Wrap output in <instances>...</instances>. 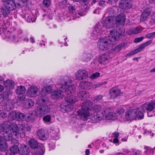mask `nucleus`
Masks as SVG:
<instances>
[{
	"mask_svg": "<svg viewBox=\"0 0 155 155\" xmlns=\"http://www.w3.org/2000/svg\"><path fill=\"white\" fill-rule=\"evenodd\" d=\"M103 83H97L96 84H94L93 85V87L94 88H96L99 87L100 86L103 84Z\"/></svg>",
	"mask_w": 155,
	"mask_h": 155,
	"instance_id": "obj_60",
	"label": "nucleus"
},
{
	"mask_svg": "<svg viewBox=\"0 0 155 155\" xmlns=\"http://www.w3.org/2000/svg\"><path fill=\"white\" fill-rule=\"evenodd\" d=\"M146 37L149 39L153 38L155 37V32L150 33L147 34Z\"/></svg>",
	"mask_w": 155,
	"mask_h": 155,
	"instance_id": "obj_47",
	"label": "nucleus"
},
{
	"mask_svg": "<svg viewBox=\"0 0 155 155\" xmlns=\"http://www.w3.org/2000/svg\"><path fill=\"white\" fill-rule=\"evenodd\" d=\"M109 93L111 98L113 99L120 96L122 94L120 89L116 86L112 88L110 90Z\"/></svg>",
	"mask_w": 155,
	"mask_h": 155,
	"instance_id": "obj_10",
	"label": "nucleus"
},
{
	"mask_svg": "<svg viewBox=\"0 0 155 155\" xmlns=\"http://www.w3.org/2000/svg\"><path fill=\"white\" fill-rule=\"evenodd\" d=\"M134 55V53L133 52V51H131L130 52L128 53L127 54L125 55V57H130V56H131L133 55Z\"/></svg>",
	"mask_w": 155,
	"mask_h": 155,
	"instance_id": "obj_61",
	"label": "nucleus"
},
{
	"mask_svg": "<svg viewBox=\"0 0 155 155\" xmlns=\"http://www.w3.org/2000/svg\"><path fill=\"white\" fill-rule=\"evenodd\" d=\"M152 40H149L146 42H145L141 44L140 45L144 49L145 47L150 45L152 43Z\"/></svg>",
	"mask_w": 155,
	"mask_h": 155,
	"instance_id": "obj_49",
	"label": "nucleus"
},
{
	"mask_svg": "<svg viewBox=\"0 0 155 155\" xmlns=\"http://www.w3.org/2000/svg\"><path fill=\"white\" fill-rule=\"evenodd\" d=\"M92 57V55L91 54L89 53H84L83 55L82 60L84 61L88 62L90 61Z\"/></svg>",
	"mask_w": 155,
	"mask_h": 155,
	"instance_id": "obj_33",
	"label": "nucleus"
},
{
	"mask_svg": "<svg viewBox=\"0 0 155 155\" xmlns=\"http://www.w3.org/2000/svg\"><path fill=\"white\" fill-rule=\"evenodd\" d=\"M5 7L6 8L12 11L15 9L17 5L15 2L12 0H3Z\"/></svg>",
	"mask_w": 155,
	"mask_h": 155,
	"instance_id": "obj_16",
	"label": "nucleus"
},
{
	"mask_svg": "<svg viewBox=\"0 0 155 155\" xmlns=\"http://www.w3.org/2000/svg\"><path fill=\"white\" fill-rule=\"evenodd\" d=\"M109 59V56L106 54H103L99 56L98 61L100 64H104L108 62Z\"/></svg>",
	"mask_w": 155,
	"mask_h": 155,
	"instance_id": "obj_23",
	"label": "nucleus"
},
{
	"mask_svg": "<svg viewBox=\"0 0 155 155\" xmlns=\"http://www.w3.org/2000/svg\"><path fill=\"white\" fill-rule=\"evenodd\" d=\"M68 95L65 97V99L67 103L70 104H73L75 102L77 101V97L74 95Z\"/></svg>",
	"mask_w": 155,
	"mask_h": 155,
	"instance_id": "obj_26",
	"label": "nucleus"
},
{
	"mask_svg": "<svg viewBox=\"0 0 155 155\" xmlns=\"http://www.w3.org/2000/svg\"><path fill=\"white\" fill-rule=\"evenodd\" d=\"M109 53L112 54H114L118 52L116 46H113L111 49L109 51Z\"/></svg>",
	"mask_w": 155,
	"mask_h": 155,
	"instance_id": "obj_45",
	"label": "nucleus"
},
{
	"mask_svg": "<svg viewBox=\"0 0 155 155\" xmlns=\"http://www.w3.org/2000/svg\"><path fill=\"white\" fill-rule=\"evenodd\" d=\"M147 116L148 117H151L153 116H154L155 115V114L152 111H147Z\"/></svg>",
	"mask_w": 155,
	"mask_h": 155,
	"instance_id": "obj_59",
	"label": "nucleus"
},
{
	"mask_svg": "<svg viewBox=\"0 0 155 155\" xmlns=\"http://www.w3.org/2000/svg\"><path fill=\"white\" fill-rule=\"evenodd\" d=\"M144 149H146L147 150L146 151H145V152H149L150 153L153 154V151L152 150V148L148 147L145 146L144 147Z\"/></svg>",
	"mask_w": 155,
	"mask_h": 155,
	"instance_id": "obj_55",
	"label": "nucleus"
},
{
	"mask_svg": "<svg viewBox=\"0 0 155 155\" xmlns=\"http://www.w3.org/2000/svg\"><path fill=\"white\" fill-rule=\"evenodd\" d=\"M12 94V92L9 90H7L4 91L3 94H2L3 100H10L11 99Z\"/></svg>",
	"mask_w": 155,
	"mask_h": 155,
	"instance_id": "obj_27",
	"label": "nucleus"
},
{
	"mask_svg": "<svg viewBox=\"0 0 155 155\" xmlns=\"http://www.w3.org/2000/svg\"><path fill=\"white\" fill-rule=\"evenodd\" d=\"M38 89L35 86L28 89L27 94L30 97H34L37 96Z\"/></svg>",
	"mask_w": 155,
	"mask_h": 155,
	"instance_id": "obj_21",
	"label": "nucleus"
},
{
	"mask_svg": "<svg viewBox=\"0 0 155 155\" xmlns=\"http://www.w3.org/2000/svg\"><path fill=\"white\" fill-rule=\"evenodd\" d=\"M72 81L70 78L66 76L61 78L58 84L60 86L59 90H55L52 94V95L54 98H62L64 93L65 94H70L73 93L76 90V87L74 85L71 84Z\"/></svg>",
	"mask_w": 155,
	"mask_h": 155,
	"instance_id": "obj_1",
	"label": "nucleus"
},
{
	"mask_svg": "<svg viewBox=\"0 0 155 155\" xmlns=\"http://www.w3.org/2000/svg\"><path fill=\"white\" fill-rule=\"evenodd\" d=\"M93 106V102L91 101H87L83 102L81 110L78 111V115L82 119H86L89 116V111L92 109Z\"/></svg>",
	"mask_w": 155,
	"mask_h": 155,
	"instance_id": "obj_4",
	"label": "nucleus"
},
{
	"mask_svg": "<svg viewBox=\"0 0 155 155\" xmlns=\"http://www.w3.org/2000/svg\"><path fill=\"white\" fill-rule=\"evenodd\" d=\"M108 40L107 39L100 38L97 44V47L99 49L102 51H105L108 49L110 45V44L108 42Z\"/></svg>",
	"mask_w": 155,
	"mask_h": 155,
	"instance_id": "obj_8",
	"label": "nucleus"
},
{
	"mask_svg": "<svg viewBox=\"0 0 155 155\" xmlns=\"http://www.w3.org/2000/svg\"><path fill=\"white\" fill-rule=\"evenodd\" d=\"M143 49V48H142L141 45H140L138 48L132 51L134 54H135L140 52Z\"/></svg>",
	"mask_w": 155,
	"mask_h": 155,
	"instance_id": "obj_46",
	"label": "nucleus"
},
{
	"mask_svg": "<svg viewBox=\"0 0 155 155\" xmlns=\"http://www.w3.org/2000/svg\"><path fill=\"white\" fill-rule=\"evenodd\" d=\"M133 112L135 115V118L139 119H142L144 117V113L145 111L144 109H143L141 107L137 109H133Z\"/></svg>",
	"mask_w": 155,
	"mask_h": 155,
	"instance_id": "obj_17",
	"label": "nucleus"
},
{
	"mask_svg": "<svg viewBox=\"0 0 155 155\" xmlns=\"http://www.w3.org/2000/svg\"><path fill=\"white\" fill-rule=\"evenodd\" d=\"M60 108L63 112H69L71 111L73 109L74 106L72 104L64 103L61 105Z\"/></svg>",
	"mask_w": 155,
	"mask_h": 155,
	"instance_id": "obj_22",
	"label": "nucleus"
},
{
	"mask_svg": "<svg viewBox=\"0 0 155 155\" xmlns=\"http://www.w3.org/2000/svg\"><path fill=\"white\" fill-rule=\"evenodd\" d=\"M100 75V73L99 72H96L93 74L90 77L91 79H93L98 77Z\"/></svg>",
	"mask_w": 155,
	"mask_h": 155,
	"instance_id": "obj_54",
	"label": "nucleus"
},
{
	"mask_svg": "<svg viewBox=\"0 0 155 155\" xmlns=\"http://www.w3.org/2000/svg\"><path fill=\"white\" fill-rule=\"evenodd\" d=\"M99 5L103 7L105 5V2L103 1H101L99 2Z\"/></svg>",
	"mask_w": 155,
	"mask_h": 155,
	"instance_id": "obj_62",
	"label": "nucleus"
},
{
	"mask_svg": "<svg viewBox=\"0 0 155 155\" xmlns=\"http://www.w3.org/2000/svg\"><path fill=\"white\" fill-rule=\"evenodd\" d=\"M100 10L101 9L99 8H97L93 12L95 14H99V12Z\"/></svg>",
	"mask_w": 155,
	"mask_h": 155,
	"instance_id": "obj_63",
	"label": "nucleus"
},
{
	"mask_svg": "<svg viewBox=\"0 0 155 155\" xmlns=\"http://www.w3.org/2000/svg\"><path fill=\"white\" fill-rule=\"evenodd\" d=\"M77 95L78 97L81 98L82 100L86 101L88 94L85 91H83L78 93Z\"/></svg>",
	"mask_w": 155,
	"mask_h": 155,
	"instance_id": "obj_32",
	"label": "nucleus"
},
{
	"mask_svg": "<svg viewBox=\"0 0 155 155\" xmlns=\"http://www.w3.org/2000/svg\"><path fill=\"white\" fill-rule=\"evenodd\" d=\"M127 44V42H123L120 43V44L118 45L117 46H116L117 51L119 52L122 49L126 46Z\"/></svg>",
	"mask_w": 155,
	"mask_h": 155,
	"instance_id": "obj_42",
	"label": "nucleus"
},
{
	"mask_svg": "<svg viewBox=\"0 0 155 155\" xmlns=\"http://www.w3.org/2000/svg\"><path fill=\"white\" fill-rule=\"evenodd\" d=\"M17 119L16 120L20 121L24 119L25 117V115L23 113L17 111Z\"/></svg>",
	"mask_w": 155,
	"mask_h": 155,
	"instance_id": "obj_40",
	"label": "nucleus"
},
{
	"mask_svg": "<svg viewBox=\"0 0 155 155\" xmlns=\"http://www.w3.org/2000/svg\"><path fill=\"white\" fill-rule=\"evenodd\" d=\"M37 134L39 139L42 140H46L48 137V134L47 131L43 129H39Z\"/></svg>",
	"mask_w": 155,
	"mask_h": 155,
	"instance_id": "obj_15",
	"label": "nucleus"
},
{
	"mask_svg": "<svg viewBox=\"0 0 155 155\" xmlns=\"http://www.w3.org/2000/svg\"><path fill=\"white\" fill-rule=\"evenodd\" d=\"M102 117L100 115L96 113H94V117H92V119L94 122L96 123L100 121L101 120Z\"/></svg>",
	"mask_w": 155,
	"mask_h": 155,
	"instance_id": "obj_38",
	"label": "nucleus"
},
{
	"mask_svg": "<svg viewBox=\"0 0 155 155\" xmlns=\"http://www.w3.org/2000/svg\"><path fill=\"white\" fill-rule=\"evenodd\" d=\"M43 120L45 122H49L51 120V116L50 115H48L43 118Z\"/></svg>",
	"mask_w": 155,
	"mask_h": 155,
	"instance_id": "obj_44",
	"label": "nucleus"
},
{
	"mask_svg": "<svg viewBox=\"0 0 155 155\" xmlns=\"http://www.w3.org/2000/svg\"><path fill=\"white\" fill-rule=\"evenodd\" d=\"M150 12L147 10H144L142 13L140 17V20L144 21L146 20L150 15Z\"/></svg>",
	"mask_w": 155,
	"mask_h": 155,
	"instance_id": "obj_30",
	"label": "nucleus"
},
{
	"mask_svg": "<svg viewBox=\"0 0 155 155\" xmlns=\"http://www.w3.org/2000/svg\"><path fill=\"white\" fill-rule=\"evenodd\" d=\"M10 151L12 153L14 154L19 152V149L17 145H14L10 148Z\"/></svg>",
	"mask_w": 155,
	"mask_h": 155,
	"instance_id": "obj_37",
	"label": "nucleus"
},
{
	"mask_svg": "<svg viewBox=\"0 0 155 155\" xmlns=\"http://www.w3.org/2000/svg\"><path fill=\"white\" fill-rule=\"evenodd\" d=\"M8 116V111H5L0 113V116L3 118L7 117Z\"/></svg>",
	"mask_w": 155,
	"mask_h": 155,
	"instance_id": "obj_48",
	"label": "nucleus"
},
{
	"mask_svg": "<svg viewBox=\"0 0 155 155\" xmlns=\"http://www.w3.org/2000/svg\"><path fill=\"white\" fill-rule=\"evenodd\" d=\"M17 111H12L9 112L8 111V119L10 120H13L17 119Z\"/></svg>",
	"mask_w": 155,
	"mask_h": 155,
	"instance_id": "obj_31",
	"label": "nucleus"
},
{
	"mask_svg": "<svg viewBox=\"0 0 155 155\" xmlns=\"http://www.w3.org/2000/svg\"><path fill=\"white\" fill-rule=\"evenodd\" d=\"M25 104L27 108H30L33 106L34 102L31 99H28L25 102Z\"/></svg>",
	"mask_w": 155,
	"mask_h": 155,
	"instance_id": "obj_43",
	"label": "nucleus"
},
{
	"mask_svg": "<svg viewBox=\"0 0 155 155\" xmlns=\"http://www.w3.org/2000/svg\"><path fill=\"white\" fill-rule=\"evenodd\" d=\"M25 18L28 22H30L33 21V18H31V16L30 15L27 16V15H26Z\"/></svg>",
	"mask_w": 155,
	"mask_h": 155,
	"instance_id": "obj_57",
	"label": "nucleus"
},
{
	"mask_svg": "<svg viewBox=\"0 0 155 155\" xmlns=\"http://www.w3.org/2000/svg\"><path fill=\"white\" fill-rule=\"evenodd\" d=\"M50 108L48 106L38 107L35 110L36 116L41 117L48 113L50 110Z\"/></svg>",
	"mask_w": 155,
	"mask_h": 155,
	"instance_id": "obj_7",
	"label": "nucleus"
},
{
	"mask_svg": "<svg viewBox=\"0 0 155 155\" xmlns=\"http://www.w3.org/2000/svg\"><path fill=\"white\" fill-rule=\"evenodd\" d=\"M25 88L24 86H20L18 87L16 90V93L18 94H25Z\"/></svg>",
	"mask_w": 155,
	"mask_h": 155,
	"instance_id": "obj_35",
	"label": "nucleus"
},
{
	"mask_svg": "<svg viewBox=\"0 0 155 155\" xmlns=\"http://www.w3.org/2000/svg\"><path fill=\"white\" fill-rule=\"evenodd\" d=\"M19 152L22 155H28L30 153L29 149L25 145H21L19 149Z\"/></svg>",
	"mask_w": 155,
	"mask_h": 155,
	"instance_id": "obj_24",
	"label": "nucleus"
},
{
	"mask_svg": "<svg viewBox=\"0 0 155 155\" xmlns=\"http://www.w3.org/2000/svg\"><path fill=\"white\" fill-rule=\"evenodd\" d=\"M43 3L45 7L48 8L50 6V0H43Z\"/></svg>",
	"mask_w": 155,
	"mask_h": 155,
	"instance_id": "obj_53",
	"label": "nucleus"
},
{
	"mask_svg": "<svg viewBox=\"0 0 155 155\" xmlns=\"http://www.w3.org/2000/svg\"><path fill=\"white\" fill-rule=\"evenodd\" d=\"M22 33L21 30H18L16 33L12 35V39L13 41L15 43L22 41L28 42L29 41L28 38L25 35H23Z\"/></svg>",
	"mask_w": 155,
	"mask_h": 155,
	"instance_id": "obj_6",
	"label": "nucleus"
},
{
	"mask_svg": "<svg viewBox=\"0 0 155 155\" xmlns=\"http://www.w3.org/2000/svg\"><path fill=\"white\" fill-rule=\"evenodd\" d=\"M125 110V109L123 107L117 109L116 112L119 114L121 115L124 113Z\"/></svg>",
	"mask_w": 155,
	"mask_h": 155,
	"instance_id": "obj_51",
	"label": "nucleus"
},
{
	"mask_svg": "<svg viewBox=\"0 0 155 155\" xmlns=\"http://www.w3.org/2000/svg\"><path fill=\"white\" fill-rule=\"evenodd\" d=\"M107 13L108 15L104 22L101 24L99 23H97L95 27L92 35L95 38H98L105 28H109L113 26L112 17L115 16V11L112 8H109L107 10Z\"/></svg>",
	"mask_w": 155,
	"mask_h": 155,
	"instance_id": "obj_2",
	"label": "nucleus"
},
{
	"mask_svg": "<svg viewBox=\"0 0 155 155\" xmlns=\"http://www.w3.org/2000/svg\"><path fill=\"white\" fill-rule=\"evenodd\" d=\"M68 9L69 13L73 17V19H75L77 18H79L80 16H83L85 15L84 13L81 12H76L75 7L73 6L70 5L68 7Z\"/></svg>",
	"mask_w": 155,
	"mask_h": 155,
	"instance_id": "obj_9",
	"label": "nucleus"
},
{
	"mask_svg": "<svg viewBox=\"0 0 155 155\" xmlns=\"http://www.w3.org/2000/svg\"><path fill=\"white\" fill-rule=\"evenodd\" d=\"M113 142L115 144L116 146L118 145L119 144V141L118 138L117 137H114L113 139Z\"/></svg>",
	"mask_w": 155,
	"mask_h": 155,
	"instance_id": "obj_58",
	"label": "nucleus"
},
{
	"mask_svg": "<svg viewBox=\"0 0 155 155\" xmlns=\"http://www.w3.org/2000/svg\"><path fill=\"white\" fill-rule=\"evenodd\" d=\"M131 2L130 0L121 1L119 4V6L123 9H127L130 8L132 6Z\"/></svg>",
	"mask_w": 155,
	"mask_h": 155,
	"instance_id": "obj_20",
	"label": "nucleus"
},
{
	"mask_svg": "<svg viewBox=\"0 0 155 155\" xmlns=\"http://www.w3.org/2000/svg\"><path fill=\"white\" fill-rule=\"evenodd\" d=\"M120 34L117 33L115 30H110L108 36L109 39L111 41L115 42L119 39Z\"/></svg>",
	"mask_w": 155,
	"mask_h": 155,
	"instance_id": "obj_13",
	"label": "nucleus"
},
{
	"mask_svg": "<svg viewBox=\"0 0 155 155\" xmlns=\"http://www.w3.org/2000/svg\"><path fill=\"white\" fill-rule=\"evenodd\" d=\"M102 97L103 96L102 95H99L96 96L95 99L97 100H99L101 99Z\"/></svg>",
	"mask_w": 155,
	"mask_h": 155,
	"instance_id": "obj_64",
	"label": "nucleus"
},
{
	"mask_svg": "<svg viewBox=\"0 0 155 155\" xmlns=\"http://www.w3.org/2000/svg\"><path fill=\"white\" fill-rule=\"evenodd\" d=\"M1 107L3 110L9 111L13 109V104L12 102L8 101L4 102Z\"/></svg>",
	"mask_w": 155,
	"mask_h": 155,
	"instance_id": "obj_19",
	"label": "nucleus"
},
{
	"mask_svg": "<svg viewBox=\"0 0 155 155\" xmlns=\"http://www.w3.org/2000/svg\"><path fill=\"white\" fill-rule=\"evenodd\" d=\"M79 86L82 89L89 90L92 87L91 84L87 81H81L79 84Z\"/></svg>",
	"mask_w": 155,
	"mask_h": 155,
	"instance_id": "obj_25",
	"label": "nucleus"
},
{
	"mask_svg": "<svg viewBox=\"0 0 155 155\" xmlns=\"http://www.w3.org/2000/svg\"><path fill=\"white\" fill-rule=\"evenodd\" d=\"M126 21V17L124 16H118L116 18V21L118 23L122 25H124Z\"/></svg>",
	"mask_w": 155,
	"mask_h": 155,
	"instance_id": "obj_34",
	"label": "nucleus"
},
{
	"mask_svg": "<svg viewBox=\"0 0 155 155\" xmlns=\"http://www.w3.org/2000/svg\"><path fill=\"white\" fill-rule=\"evenodd\" d=\"M88 76V73L85 70H79L75 74L76 79L82 80L86 78Z\"/></svg>",
	"mask_w": 155,
	"mask_h": 155,
	"instance_id": "obj_11",
	"label": "nucleus"
},
{
	"mask_svg": "<svg viewBox=\"0 0 155 155\" xmlns=\"http://www.w3.org/2000/svg\"><path fill=\"white\" fill-rule=\"evenodd\" d=\"M44 147L42 145H39L35 150L34 153L36 155H43L44 154Z\"/></svg>",
	"mask_w": 155,
	"mask_h": 155,
	"instance_id": "obj_29",
	"label": "nucleus"
},
{
	"mask_svg": "<svg viewBox=\"0 0 155 155\" xmlns=\"http://www.w3.org/2000/svg\"><path fill=\"white\" fill-rule=\"evenodd\" d=\"M18 95V96L17 97L19 101H21L24 100L26 97V95L25 94Z\"/></svg>",
	"mask_w": 155,
	"mask_h": 155,
	"instance_id": "obj_50",
	"label": "nucleus"
},
{
	"mask_svg": "<svg viewBox=\"0 0 155 155\" xmlns=\"http://www.w3.org/2000/svg\"><path fill=\"white\" fill-rule=\"evenodd\" d=\"M155 106V102L151 101L149 103H146L142 105L141 107L145 110L152 111L154 108Z\"/></svg>",
	"mask_w": 155,
	"mask_h": 155,
	"instance_id": "obj_18",
	"label": "nucleus"
},
{
	"mask_svg": "<svg viewBox=\"0 0 155 155\" xmlns=\"http://www.w3.org/2000/svg\"><path fill=\"white\" fill-rule=\"evenodd\" d=\"M48 101L49 99L45 94H42L37 99L36 103L40 106H46V104Z\"/></svg>",
	"mask_w": 155,
	"mask_h": 155,
	"instance_id": "obj_12",
	"label": "nucleus"
},
{
	"mask_svg": "<svg viewBox=\"0 0 155 155\" xmlns=\"http://www.w3.org/2000/svg\"><path fill=\"white\" fill-rule=\"evenodd\" d=\"M6 84H7V85H6L5 86L7 89H12L14 88V83L12 80L7 81L6 82H5V85Z\"/></svg>",
	"mask_w": 155,
	"mask_h": 155,
	"instance_id": "obj_36",
	"label": "nucleus"
},
{
	"mask_svg": "<svg viewBox=\"0 0 155 155\" xmlns=\"http://www.w3.org/2000/svg\"><path fill=\"white\" fill-rule=\"evenodd\" d=\"M28 143L31 148L34 150H35L39 146L38 141L34 139L30 140L29 141Z\"/></svg>",
	"mask_w": 155,
	"mask_h": 155,
	"instance_id": "obj_28",
	"label": "nucleus"
},
{
	"mask_svg": "<svg viewBox=\"0 0 155 155\" xmlns=\"http://www.w3.org/2000/svg\"><path fill=\"white\" fill-rule=\"evenodd\" d=\"M5 131L4 133V138L6 140L10 138H17L19 136L18 128L15 123L11 124L9 121H4L0 124V132Z\"/></svg>",
	"mask_w": 155,
	"mask_h": 155,
	"instance_id": "obj_3",
	"label": "nucleus"
},
{
	"mask_svg": "<svg viewBox=\"0 0 155 155\" xmlns=\"http://www.w3.org/2000/svg\"><path fill=\"white\" fill-rule=\"evenodd\" d=\"M11 10L6 8L5 7L2 8V12L3 16L6 17L10 14Z\"/></svg>",
	"mask_w": 155,
	"mask_h": 155,
	"instance_id": "obj_41",
	"label": "nucleus"
},
{
	"mask_svg": "<svg viewBox=\"0 0 155 155\" xmlns=\"http://www.w3.org/2000/svg\"><path fill=\"white\" fill-rule=\"evenodd\" d=\"M140 32V30L138 28H134L129 30L128 31V33L129 35H132V34H136L139 33Z\"/></svg>",
	"mask_w": 155,
	"mask_h": 155,
	"instance_id": "obj_39",
	"label": "nucleus"
},
{
	"mask_svg": "<svg viewBox=\"0 0 155 155\" xmlns=\"http://www.w3.org/2000/svg\"><path fill=\"white\" fill-rule=\"evenodd\" d=\"M52 90V87L50 86H47L44 87L43 90H45V92L47 93H49L51 92Z\"/></svg>",
	"mask_w": 155,
	"mask_h": 155,
	"instance_id": "obj_52",
	"label": "nucleus"
},
{
	"mask_svg": "<svg viewBox=\"0 0 155 155\" xmlns=\"http://www.w3.org/2000/svg\"><path fill=\"white\" fill-rule=\"evenodd\" d=\"M135 119V115L132 109L130 111L126 112L124 117L123 118H121L120 120L122 121H131Z\"/></svg>",
	"mask_w": 155,
	"mask_h": 155,
	"instance_id": "obj_14",
	"label": "nucleus"
},
{
	"mask_svg": "<svg viewBox=\"0 0 155 155\" xmlns=\"http://www.w3.org/2000/svg\"><path fill=\"white\" fill-rule=\"evenodd\" d=\"M143 39V37L142 36L139 38H136L134 40V42L137 43L142 41Z\"/></svg>",
	"mask_w": 155,
	"mask_h": 155,
	"instance_id": "obj_56",
	"label": "nucleus"
},
{
	"mask_svg": "<svg viewBox=\"0 0 155 155\" xmlns=\"http://www.w3.org/2000/svg\"><path fill=\"white\" fill-rule=\"evenodd\" d=\"M103 109L102 114L103 118L105 119L109 120L114 119L115 113L110 112V110L107 108L104 109L103 106L100 105H96L94 106L93 109L94 113L97 114L100 112L102 110V109Z\"/></svg>",
	"mask_w": 155,
	"mask_h": 155,
	"instance_id": "obj_5",
	"label": "nucleus"
}]
</instances>
